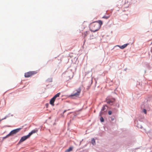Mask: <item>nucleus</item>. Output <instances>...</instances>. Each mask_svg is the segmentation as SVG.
<instances>
[{
	"label": "nucleus",
	"instance_id": "obj_1",
	"mask_svg": "<svg viewBox=\"0 0 152 152\" xmlns=\"http://www.w3.org/2000/svg\"><path fill=\"white\" fill-rule=\"evenodd\" d=\"M103 22L101 20L93 22L91 24L89 27L91 31L95 32L100 28Z\"/></svg>",
	"mask_w": 152,
	"mask_h": 152
},
{
	"label": "nucleus",
	"instance_id": "obj_2",
	"mask_svg": "<svg viewBox=\"0 0 152 152\" xmlns=\"http://www.w3.org/2000/svg\"><path fill=\"white\" fill-rule=\"evenodd\" d=\"M21 128H19L16 129H14L12 131L8 134L6 136L4 137V138H6L14 134H16V133L18 132L21 129Z\"/></svg>",
	"mask_w": 152,
	"mask_h": 152
},
{
	"label": "nucleus",
	"instance_id": "obj_3",
	"mask_svg": "<svg viewBox=\"0 0 152 152\" xmlns=\"http://www.w3.org/2000/svg\"><path fill=\"white\" fill-rule=\"evenodd\" d=\"M37 71H30L25 73L24 76L26 77H29L37 73Z\"/></svg>",
	"mask_w": 152,
	"mask_h": 152
},
{
	"label": "nucleus",
	"instance_id": "obj_4",
	"mask_svg": "<svg viewBox=\"0 0 152 152\" xmlns=\"http://www.w3.org/2000/svg\"><path fill=\"white\" fill-rule=\"evenodd\" d=\"M60 95V93H58L55 95L53 98H52L50 102V104H51L52 106H54V103L55 102L56 99V98L59 97Z\"/></svg>",
	"mask_w": 152,
	"mask_h": 152
},
{
	"label": "nucleus",
	"instance_id": "obj_5",
	"mask_svg": "<svg viewBox=\"0 0 152 152\" xmlns=\"http://www.w3.org/2000/svg\"><path fill=\"white\" fill-rule=\"evenodd\" d=\"M81 91V89L79 88L77 90L75 91L73 93L71 94V96H77L80 95Z\"/></svg>",
	"mask_w": 152,
	"mask_h": 152
},
{
	"label": "nucleus",
	"instance_id": "obj_6",
	"mask_svg": "<svg viewBox=\"0 0 152 152\" xmlns=\"http://www.w3.org/2000/svg\"><path fill=\"white\" fill-rule=\"evenodd\" d=\"M29 137H30L28 135V134L26 136H24L21 138L19 142H23L25 140H26Z\"/></svg>",
	"mask_w": 152,
	"mask_h": 152
},
{
	"label": "nucleus",
	"instance_id": "obj_7",
	"mask_svg": "<svg viewBox=\"0 0 152 152\" xmlns=\"http://www.w3.org/2000/svg\"><path fill=\"white\" fill-rule=\"evenodd\" d=\"M115 101L114 99H107V102L110 105L113 104V102Z\"/></svg>",
	"mask_w": 152,
	"mask_h": 152
},
{
	"label": "nucleus",
	"instance_id": "obj_8",
	"mask_svg": "<svg viewBox=\"0 0 152 152\" xmlns=\"http://www.w3.org/2000/svg\"><path fill=\"white\" fill-rule=\"evenodd\" d=\"M37 132V130H32L31 132H30L29 134H28V135L29 136V137H30L33 134L35 133L36 132Z\"/></svg>",
	"mask_w": 152,
	"mask_h": 152
},
{
	"label": "nucleus",
	"instance_id": "obj_9",
	"mask_svg": "<svg viewBox=\"0 0 152 152\" xmlns=\"http://www.w3.org/2000/svg\"><path fill=\"white\" fill-rule=\"evenodd\" d=\"M73 149V148L72 147H69L68 149H67L66 151L65 152H69L71 151Z\"/></svg>",
	"mask_w": 152,
	"mask_h": 152
},
{
	"label": "nucleus",
	"instance_id": "obj_10",
	"mask_svg": "<svg viewBox=\"0 0 152 152\" xmlns=\"http://www.w3.org/2000/svg\"><path fill=\"white\" fill-rule=\"evenodd\" d=\"M127 45H128L127 44H124V45L121 46L120 47V48L121 49H123L124 48H126L127 46Z\"/></svg>",
	"mask_w": 152,
	"mask_h": 152
},
{
	"label": "nucleus",
	"instance_id": "obj_11",
	"mask_svg": "<svg viewBox=\"0 0 152 152\" xmlns=\"http://www.w3.org/2000/svg\"><path fill=\"white\" fill-rule=\"evenodd\" d=\"M91 142L93 145H95L96 144L94 138H93L91 140Z\"/></svg>",
	"mask_w": 152,
	"mask_h": 152
},
{
	"label": "nucleus",
	"instance_id": "obj_12",
	"mask_svg": "<svg viewBox=\"0 0 152 152\" xmlns=\"http://www.w3.org/2000/svg\"><path fill=\"white\" fill-rule=\"evenodd\" d=\"M110 17V15H109L107 16H104L102 18H105V19H108Z\"/></svg>",
	"mask_w": 152,
	"mask_h": 152
},
{
	"label": "nucleus",
	"instance_id": "obj_13",
	"mask_svg": "<svg viewBox=\"0 0 152 152\" xmlns=\"http://www.w3.org/2000/svg\"><path fill=\"white\" fill-rule=\"evenodd\" d=\"M100 120L101 122H103L104 121V119L103 118L102 116L100 117Z\"/></svg>",
	"mask_w": 152,
	"mask_h": 152
},
{
	"label": "nucleus",
	"instance_id": "obj_14",
	"mask_svg": "<svg viewBox=\"0 0 152 152\" xmlns=\"http://www.w3.org/2000/svg\"><path fill=\"white\" fill-rule=\"evenodd\" d=\"M106 106L104 105L102 108V111H104L106 109Z\"/></svg>",
	"mask_w": 152,
	"mask_h": 152
},
{
	"label": "nucleus",
	"instance_id": "obj_15",
	"mask_svg": "<svg viewBox=\"0 0 152 152\" xmlns=\"http://www.w3.org/2000/svg\"><path fill=\"white\" fill-rule=\"evenodd\" d=\"M88 34V32L86 31L84 33V37H85Z\"/></svg>",
	"mask_w": 152,
	"mask_h": 152
},
{
	"label": "nucleus",
	"instance_id": "obj_16",
	"mask_svg": "<svg viewBox=\"0 0 152 152\" xmlns=\"http://www.w3.org/2000/svg\"><path fill=\"white\" fill-rule=\"evenodd\" d=\"M143 112L145 114L146 113V110L145 109H144L143 110Z\"/></svg>",
	"mask_w": 152,
	"mask_h": 152
},
{
	"label": "nucleus",
	"instance_id": "obj_17",
	"mask_svg": "<svg viewBox=\"0 0 152 152\" xmlns=\"http://www.w3.org/2000/svg\"><path fill=\"white\" fill-rule=\"evenodd\" d=\"M112 112L111 110H110L108 111V114H111Z\"/></svg>",
	"mask_w": 152,
	"mask_h": 152
},
{
	"label": "nucleus",
	"instance_id": "obj_18",
	"mask_svg": "<svg viewBox=\"0 0 152 152\" xmlns=\"http://www.w3.org/2000/svg\"><path fill=\"white\" fill-rule=\"evenodd\" d=\"M5 118H2V119H0V121H1V120H3V119H5Z\"/></svg>",
	"mask_w": 152,
	"mask_h": 152
},
{
	"label": "nucleus",
	"instance_id": "obj_19",
	"mask_svg": "<svg viewBox=\"0 0 152 152\" xmlns=\"http://www.w3.org/2000/svg\"><path fill=\"white\" fill-rule=\"evenodd\" d=\"M85 41H86V40H85H85H84V43H85Z\"/></svg>",
	"mask_w": 152,
	"mask_h": 152
}]
</instances>
